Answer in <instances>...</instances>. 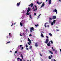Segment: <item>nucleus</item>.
<instances>
[{
	"label": "nucleus",
	"instance_id": "c9c22d12",
	"mask_svg": "<svg viewBox=\"0 0 61 61\" xmlns=\"http://www.w3.org/2000/svg\"><path fill=\"white\" fill-rule=\"evenodd\" d=\"M14 53L15 54H16V53H17V51H16Z\"/></svg>",
	"mask_w": 61,
	"mask_h": 61
},
{
	"label": "nucleus",
	"instance_id": "4468645a",
	"mask_svg": "<svg viewBox=\"0 0 61 61\" xmlns=\"http://www.w3.org/2000/svg\"><path fill=\"white\" fill-rule=\"evenodd\" d=\"M29 49H32V46H30L29 47Z\"/></svg>",
	"mask_w": 61,
	"mask_h": 61
},
{
	"label": "nucleus",
	"instance_id": "7c9ffc66",
	"mask_svg": "<svg viewBox=\"0 0 61 61\" xmlns=\"http://www.w3.org/2000/svg\"><path fill=\"white\" fill-rule=\"evenodd\" d=\"M28 47V46L27 45V44H26V48H27V47Z\"/></svg>",
	"mask_w": 61,
	"mask_h": 61
},
{
	"label": "nucleus",
	"instance_id": "393cba45",
	"mask_svg": "<svg viewBox=\"0 0 61 61\" xmlns=\"http://www.w3.org/2000/svg\"><path fill=\"white\" fill-rule=\"evenodd\" d=\"M49 59H51V58L50 56H49Z\"/></svg>",
	"mask_w": 61,
	"mask_h": 61
},
{
	"label": "nucleus",
	"instance_id": "2f4dec72",
	"mask_svg": "<svg viewBox=\"0 0 61 61\" xmlns=\"http://www.w3.org/2000/svg\"><path fill=\"white\" fill-rule=\"evenodd\" d=\"M29 36H32V34H30L29 35Z\"/></svg>",
	"mask_w": 61,
	"mask_h": 61
},
{
	"label": "nucleus",
	"instance_id": "c03bdc74",
	"mask_svg": "<svg viewBox=\"0 0 61 61\" xmlns=\"http://www.w3.org/2000/svg\"><path fill=\"white\" fill-rule=\"evenodd\" d=\"M23 48H24V47H22L21 49H22V50L23 49Z\"/></svg>",
	"mask_w": 61,
	"mask_h": 61
},
{
	"label": "nucleus",
	"instance_id": "774afa93",
	"mask_svg": "<svg viewBox=\"0 0 61 61\" xmlns=\"http://www.w3.org/2000/svg\"><path fill=\"white\" fill-rule=\"evenodd\" d=\"M23 35H25V33H23Z\"/></svg>",
	"mask_w": 61,
	"mask_h": 61
},
{
	"label": "nucleus",
	"instance_id": "ddd939ff",
	"mask_svg": "<svg viewBox=\"0 0 61 61\" xmlns=\"http://www.w3.org/2000/svg\"><path fill=\"white\" fill-rule=\"evenodd\" d=\"M41 36L42 37H44V35H43V34L41 33Z\"/></svg>",
	"mask_w": 61,
	"mask_h": 61
},
{
	"label": "nucleus",
	"instance_id": "aec40b11",
	"mask_svg": "<svg viewBox=\"0 0 61 61\" xmlns=\"http://www.w3.org/2000/svg\"><path fill=\"white\" fill-rule=\"evenodd\" d=\"M21 56L22 58V59H23V55L22 54H21Z\"/></svg>",
	"mask_w": 61,
	"mask_h": 61
},
{
	"label": "nucleus",
	"instance_id": "bf43d9fd",
	"mask_svg": "<svg viewBox=\"0 0 61 61\" xmlns=\"http://www.w3.org/2000/svg\"><path fill=\"white\" fill-rule=\"evenodd\" d=\"M60 51L61 52V49H60Z\"/></svg>",
	"mask_w": 61,
	"mask_h": 61
},
{
	"label": "nucleus",
	"instance_id": "6e6552de",
	"mask_svg": "<svg viewBox=\"0 0 61 61\" xmlns=\"http://www.w3.org/2000/svg\"><path fill=\"white\" fill-rule=\"evenodd\" d=\"M52 1V0H49V4L50 5V4H51V1Z\"/></svg>",
	"mask_w": 61,
	"mask_h": 61
},
{
	"label": "nucleus",
	"instance_id": "09e8293b",
	"mask_svg": "<svg viewBox=\"0 0 61 61\" xmlns=\"http://www.w3.org/2000/svg\"><path fill=\"white\" fill-rule=\"evenodd\" d=\"M26 50H28V48H26Z\"/></svg>",
	"mask_w": 61,
	"mask_h": 61
},
{
	"label": "nucleus",
	"instance_id": "6ab92c4d",
	"mask_svg": "<svg viewBox=\"0 0 61 61\" xmlns=\"http://www.w3.org/2000/svg\"><path fill=\"white\" fill-rule=\"evenodd\" d=\"M35 25V26H36V27H37V26H38V24H37L36 25Z\"/></svg>",
	"mask_w": 61,
	"mask_h": 61
},
{
	"label": "nucleus",
	"instance_id": "0eeeda50",
	"mask_svg": "<svg viewBox=\"0 0 61 61\" xmlns=\"http://www.w3.org/2000/svg\"><path fill=\"white\" fill-rule=\"evenodd\" d=\"M45 6V3H43L42 4V6L41 7V8H42V7H43V6Z\"/></svg>",
	"mask_w": 61,
	"mask_h": 61
},
{
	"label": "nucleus",
	"instance_id": "39448f33",
	"mask_svg": "<svg viewBox=\"0 0 61 61\" xmlns=\"http://www.w3.org/2000/svg\"><path fill=\"white\" fill-rule=\"evenodd\" d=\"M34 28L33 27H32L31 28L30 30V31L31 33L32 32V31H34Z\"/></svg>",
	"mask_w": 61,
	"mask_h": 61
},
{
	"label": "nucleus",
	"instance_id": "6e6d98bb",
	"mask_svg": "<svg viewBox=\"0 0 61 61\" xmlns=\"http://www.w3.org/2000/svg\"><path fill=\"white\" fill-rule=\"evenodd\" d=\"M32 9H34V6L32 8Z\"/></svg>",
	"mask_w": 61,
	"mask_h": 61
},
{
	"label": "nucleus",
	"instance_id": "ea45409f",
	"mask_svg": "<svg viewBox=\"0 0 61 61\" xmlns=\"http://www.w3.org/2000/svg\"><path fill=\"white\" fill-rule=\"evenodd\" d=\"M20 36H23V35H22L21 34H20Z\"/></svg>",
	"mask_w": 61,
	"mask_h": 61
},
{
	"label": "nucleus",
	"instance_id": "c85d7f7f",
	"mask_svg": "<svg viewBox=\"0 0 61 61\" xmlns=\"http://www.w3.org/2000/svg\"><path fill=\"white\" fill-rule=\"evenodd\" d=\"M40 56H42V55L41 54V53H40Z\"/></svg>",
	"mask_w": 61,
	"mask_h": 61
},
{
	"label": "nucleus",
	"instance_id": "2eb2a0df",
	"mask_svg": "<svg viewBox=\"0 0 61 61\" xmlns=\"http://www.w3.org/2000/svg\"><path fill=\"white\" fill-rule=\"evenodd\" d=\"M56 20H54L53 21V22L54 24H56Z\"/></svg>",
	"mask_w": 61,
	"mask_h": 61
},
{
	"label": "nucleus",
	"instance_id": "680f3d73",
	"mask_svg": "<svg viewBox=\"0 0 61 61\" xmlns=\"http://www.w3.org/2000/svg\"><path fill=\"white\" fill-rule=\"evenodd\" d=\"M47 1H48V0H46V2H47Z\"/></svg>",
	"mask_w": 61,
	"mask_h": 61
},
{
	"label": "nucleus",
	"instance_id": "a18cd8bd",
	"mask_svg": "<svg viewBox=\"0 0 61 61\" xmlns=\"http://www.w3.org/2000/svg\"><path fill=\"white\" fill-rule=\"evenodd\" d=\"M35 7H36V8H37V6H35Z\"/></svg>",
	"mask_w": 61,
	"mask_h": 61
},
{
	"label": "nucleus",
	"instance_id": "9d476101",
	"mask_svg": "<svg viewBox=\"0 0 61 61\" xmlns=\"http://www.w3.org/2000/svg\"><path fill=\"white\" fill-rule=\"evenodd\" d=\"M56 17L55 16H54L53 17L52 19H55L56 18Z\"/></svg>",
	"mask_w": 61,
	"mask_h": 61
},
{
	"label": "nucleus",
	"instance_id": "58836bf2",
	"mask_svg": "<svg viewBox=\"0 0 61 61\" xmlns=\"http://www.w3.org/2000/svg\"><path fill=\"white\" fill-rule=\"evenodd\" d=\"M49 19L50 20H52V19L51 18H50Z\"/></svg>",
	"mask_w": 61,
	"mask_h": 61
},
{
	"label": "nucleus",
	"instance_id": "20e7f679",
	"mask_svg": "<svg viewBox=\"0 0 61 61\" xmlns=\"http://www.w3.org/2000/svg\"><path fill=\"white\" fill-rule=\"evenodd\" d=\"M49 41V40L48 39H46V41L44 42L46 44H48V42Z\"/></svg>",
	"mask_w": 61,
	"mask_h": 61
},
{
	"label": "nucleus",
	"instance_id": "1a4fd4ad",
	"mask_svg": "<svg viewBox=\"0 0 61 61\" xmlns=\"http://www.w3.org/2000/svg\"><path fill=\"white\" fill-rule=\"evenodd\" d=\"M23 22L22 21H21L20 23V25L21 26H23Z\"/></svg>",
	"mask_w": 61,
	"mask_h": 61
},
{
	"label": "nucleus",
	"instance_id": "338daca9",
	"mask_svg": "<svg viewBox=\"0 0 61 61\" xmlns=\"http://www.w3.org/2000/svg\"><path fill=\"white\" fill-rule=\"evenodd\" d=\"M37 4H39V2H37Z\"/></svg>",
	"mask_w": 61,
	"mask_h": 61
},
{
	"label": "nucleus",
	"instance_id": "bb28decb",
	"mask_svg": "<svg viewBox=\"0 0 61 61\" xmlns=\"http://www.w3.org/2000/svg\"><path fill=\"white\" fill-rule=\"evenodd\" d=\"M42 2H41L40 3H39L38 4L40 5V4H42Z\"/></svg>",
	"mask_w": 61,
	"mask_h": 61
},
{
	"label": "nucleus",
	"instance_id": "603ef678",
	"mask_svg": "<svg viewBox=\"0 0 61 61\" xmlns=\"http://www.w3.org/2000/svg\"><path fill=\"white\" fill-rule=\"evenodd\" d=\"M18 59H20V58H18L17 59V60H18Z\"/></svg>",
	"mask_w": 61,
	"mask_h": 61
},
{
	"label": "nucleus",
	"instance_id": "f03ea898",
	"mask_svg": "<svg viewBox=\"0 0 61 61\" xmlns=\"http://www.w3.org/2000/svg\"><path fill=\"white\" fill-rule=\"evenodd\" d=\"M29 7H32L33 6V3H32L31 4L29 5Z\"/></svg>",
	"mask_w": 61,
	"mask_h": 61
},
{
	"label": "nucleus",
	"instance_id": "4c0bfd02",
	"mask_svg": "<svg viewBox=\"0 0 61 61\" xmlns=\"http://www.w3.org/2000/svg\"><path fill=\"white\" fill-rule=\"evenodd\" d=\"M20 47H22V45H20Z\"/></svg>",
	"mask_w": 61,
	"mask_h": 61
},
{
	"label": "nucleus",
	"instance_id": "a878e982",
	"mask_svg": "<svg viewBox=\"0 0 61 61\" xmlns=\"http://www.w3.org/2000/svg\"><path fill=\"white\" fill-rule=\"evenodd\" d=\"M28 10H29V11H31V9L29 8H28Z\"/></svg>",
	"mask_w": 61,
	"mask_h": 61
},
{
	"label": "nucleus",
	"instance_id": "37998d69",
	"mask_svg": "<svg viewBox=\"0 0 61 61\" xmlns=\"http://www.w3.org/2000/svg\"><path fill=\"white\" fill-rule=\"evenodd\" d=\"M9 37V36H7L6 37L7 38H8V37Z\"/></svg>",
	"mask_w": 61,
	"mask_h": 61
},
{
	"label": "nucleus",
	"instance_id": "412c9836",
	"mask_svg": "<svg viewBox=\"0 0 61 61\" xmlns=\"http://www.w3.org/2000/svg\"><path fill=\"white\" fill-rule=\"evenodd\" d=\"M49 34L50 36H52V34L51 33H49Z\"/></svg>",
	"mask_w": 61,
	"mask_h": 61
},
{
	"label": "nucleus",
	"instance_id": "f8f14e48",
	"mask_svg": "<svg viewBox=\"0 0 61 61\" xmlns=\"http://www.w3.org/2000/svg\"><path fill=\"white\" fill-rule=\"evenodd\" d=\"M35 46H36V47H37V46H38V45H37V43H36L35 44Z\"/></svg>",
	"mask_w": 61,
	"mask_h": 61
},
{
	"label": "nucleus",
	"instance_id": "49530a36",
	"mask_svg": "<svg viewBox=\"0 0 61 61\" xmlns=\"http://www.w3.org/2000/svg\"><path fill=\"white\" fill-rule=\"evenodd\" d=\"M27 12H29V11H30L29 10H27Z\"/></svg>",
	"mask_w": 61,
	"mask_h": 61
},
{
	"label": "nucleus",
	"instance_id": "79ce46f5",
	"mask_svg": "<svg viewBox=\"0 0 61 61\" xmlns=\"http://www.w3.org/2000/svg\"><path fill=\"white\" fill-rule=\"evenodd\" d=\"M51 58H52V57H53V56H52V55H51Z\"/></svg>",
	"mask_w": 61,
	"mask_h": 61
},
{
	"label": "nucleus",
	"instance_id": "4be33fe9",
	"mask_svg": "<svg viewBox=\"0 0 61 61\" xmlns=\"http://www.w3.org/2000/svg\"><path fill=\"white\" fill-rule=\"evenodd\" d=\"M51 25H54V23H53V22H51Z\"/></svg>",
	"mask_w": 61,
	"mask_h": 61
},
{
	"label": "nucleus",
	"instance_id": "69168bd1",
	"mask_svg": "<svg viewBox=\"0 0 61 61\" xmlns=\"http://www.w3.org/2000/svg\"><path fill=\"white\" fill-rule=\"evenodd\" d=\"M54 61H56V60H55V59H54Z\"/></svg>",
	"mask_w": 61,
	"mask_h": 61
},
{
	"label": "nucleus",
	"instance_id": "5fc2aeb1",
	"mask_svg": "<svg viewBox=\"0 0 61 61\" xmlns=\"http://www.w3.org/2000/svg\"><path fill=\"white\" fill-rule=\"evenodd\" d=\"M13 23H12V25H11V26H13Z\"/></svg>",
	"mask_w": 61,
	"mask_h": 61
},
{
	"label": "nucleus",
	"instance_id": "a211bd4d",
	"mask_svg": "<svg viewBox=\"0 0 61 61\" xmlns=\"http://www.w3.org/2000/svg\"><path fill=\"white\" fill-rule=\"evenodd\" d=\"M29 14H30V13H28L27 12L26 13V15H29Z\"/></svg>",
	"mask_w": 61,
	"mask_h": 61
},
{
	"label": "nucleus",
	"instance_id": "864d4df0",
	"mask_svg": "<svg viewBox=\"0 0 61 61\" xmlns=\"http://www.w3.org/2000/svg\"><path fill=\"white\" fill-rule=\"evenodd\" d=\"M47 27H49V25H47Z\"/></svg>",
	"mask_w": 61,
	"mask_h": 61
},
{
	"label": "nucleus",
	"instance_id": "cd10ccee",
	"mask_svg": "<svg viewBox=\"0 0 61 61\" xmlns=\"http://www.w3.org/2000/svg\"><path fill=\"white\" fill-rule=\"evenodd\" d=\"M29 17L31 18V19H32V16L31 15H30Z\"/></svg>",
	"mask_w": 61,
	"mask_h": 61
},
{
	"label": "nucleus",
	"instance_id": "f704fd0d",
	"mask_svg": "<svg viewBox=\"0 0 61 61\" xmlns=\"http://www.w3.org/2000/svg\"><path fill=\"white\" fill-rule=\"evenodd\" d=\"M9 35L10 36H11V35H11V33H10Z\"/></svg>",
	"mask_w": 61,
	"mask_h": 61
},
{
	"label": "nucleus",
	"instance_id": "a19ab883",
	"mask_svg": "<svg viewBox=\"0 0 61 61\" xmlns=\"http://www.w3.org/2000/svg\"><path fill=\"white\" fill-rule=\"evenodd\" d=\"M57 51L56 50V51H55V53H57Z\"/></svg>",
	"mask_w": 61,
	"mask_h": 61
},
{
	"label": "nucleus",
	"instance_id": "f3484780",
	"mask_svg": "<svg viewBox=\"0 0 61 61\" xmlns=\"http://www.w3.org/2000/svg\"><path fill=\"white\" fill-rule=\"evenodd\" d=\"M48 23H45V25H44V26L45 27H47V26H46V24H48Z\"/></svg>",
	"mask_w": 61,
	"mask_h": 61
},
{
	"label": "nucleus",
	"instance_id": "473e14b6",
	"mask_svg": "<svg viewBox=\"0 0 61 61\" xmlns=\"http://www.w3.org/2000/svg\"><path fill=\"white\" fill-rule=\"evenodd\" d=\"M46 38H47V39H48V38H48V36H46Z\"/></svg>",
	"mask_w": 61,
	"mask_h": 61
},
{
	"label": "nucleus",
	"instance_id": "3c124183",
	"mask_svg": "<svg viewBox=\"0 0 61 61\" xmlns=\"http://www.w3.org/2000/svg\"><path fill=\"white\" fill-rule=\"evenodd\" d=\"M59 30H57V29L56 30V31H59Z\"/></svg>",
	"mask_w": 61,
	"mask_h": 61
},
{
	"label": "nucleus",
	"instance_id": "052dcab7",
	"mask_svg": "<svg viewBox=\"0 0 61 61\" xmlns=\"http://www.w3.org/2000/svg\"><path fill=\"white\" fill-rule=\"evenodd\" d=\"M10 53H11V52H12V51H10Z\"/></svg>",
	"mask_w": 61,
	"mask_h": 61
},
{
	"label": "nucleus",
	"instance_id": "de8ad7c7",
	"mask_svg": "<svg viewBox=\"0 0 61 61\" xmlns=\"http://www.w3.org/2000/svg\"><path fill=\"white\" fill-rule=\"evenodd\" d=\"M51 20H49V23H51Z\"/></svg>",
	"mask_w": 61,
	"mask_h": 61
},
{
	"label": "nucleus",
	"instance_id": "e2e57ef3",
	"mask_svg": "<svg viewBox=\"0 0 61 61\" xmlns=\"http://www.w3.org/2000/svg\"><path fill=\"white\" fill-rule=\"evenodd\" d=\"M34 11H35V9H34V10H33Z\"/></svg>",
	"mask_w": 61,
	"mask_h": 61
},
{
	"label": "nucleus",
	"instance_id": "7ed1b4c3",
	"mask_svg": "<svg viewBox=\"0 0 61 61\" xmlns=\"http://www.w3.org/2000/svg\"><path fill=\"white\" fill-rule=\"evenodd\" d=\"M53 12H55L56 14H57V10L56 9H55L53 10Z\"/></svg>",
	"mask_w": 61,
	"mask_h": 61
},
{
	"label": "nucleus",
	"instance_id": "13d9d810",
	"mask_svg": "<svg viewBox=\"0 0 61 61\" xmlns=\"http://www.w3.org/2000/svg\"><path fill=\"white\" fill-rule=\"evenodd\" d=\"M59 1V2H61V0H58Z\"/></svg>",
	"mask_w": 61,
	"mask_h": 61
},
{
	"label": "nucleus",
	"instance_id": "e433bc0d",
	"mask_svg": "<svg viewBox=\"0 0 61 61\" xmlns=\"http://www.w3.org/2000/svg\"><path fill=\"white\" fill-rule=\"evenodd\" d=\"M36 15V13H35L34 15Z\"/></svg>",
	"mask_w": 61,
	"mask_h": 61
},
{
	"label": "nucleus",
	"instance_id": "5701e85b",
	"mask_svg": "<svg viewBox=\"0 0 61 61\" xmlns=\"http://www.w3.org/2000/svg\"><path fill=\"white\" fill-rule=\"evenodd\" d=\"M11 43V42L9 41L7 43H6V44H8V43Z\"/></svg>",
	"mask_w": 61,
	"mask_h": 61
},
{
	"label": "nucleus",
	"instance_id": "8fccbe9b",
	"mask_svg": "<svg viewBox=\"0 0 61 61\" xmlns=\"http://www.w3.org/2000/svg\"><path fill=\"white\" fill-rule=\"evenodd\" d=\"M20 61H23V60H22V59H20Z\"/></svg>",
	"mask_w": 61,
	"mask_h": 61
},
{
	"label": "nucleus",
	"instance_id": "0e129e2a",
	"mask_svg": "<svg viewBox=\"0 0 61 61\" xmlns=\"http://www.w3.org/2000/svg\"><path fill=\"white\" fill-rule=\"evenodd\" d=\"M39 16H40V15H39L38 17V18H39Z\"/></svg>",
	"mask_w": 61,
	"mask_h": 61
},
{
	"label": "nucleus",
	"instance_id": "423d86ee",
	"mask_svg": "<svg viewBox=\"0 0 61 61\" xmlns=\"http://www.w3.org/2000/svg\"><path fill=\"white\" fill-rule=\"evenodd\" d=\"M20 2L17 3V6H19L20 5Z\"/></svg>",
	"mask_w": 61,
	"mask_h": 61
},
{
	"label": "nucleus",
	"instance_id": "4d7b16f0",
	"mask_svg": "<svg viewBox=\"0 0 61 61\" xmlns=\"http://www.w3.org/2000/svg\"><path fill=\"white\" fill-rule=\"evenodd\" d=\"M36 10H37V8H36V9H35V11H36Z\"/></svg>",
	"mask_w": 61,
	"mask_h": 61
},
{
	"label": "nucleus",
	"instance_id": "dca6fc26",
	"mask_svg": "<svg viewBox=\"0 0 61 61\" xmlns=\"http://www.w3.org/2000/svg\"><path fill=\"white\" fill-rule=\"evenodd\" d=\"M49 51L50 53H51L52 54H53V53L51 51H49Z\"/></svg>",
	"mask_w": 61,
	"mask_h": 61
},
{
	"label": "nucleus",
	"instance_id": "72a5a7b5",
	"mask_svg": "<svg viewBox=\"0 0 61 61\" xmlns=\"http://www.w3.org/2000/svg\"><path fill=\"white\" fill-rule=\"evenodd\" d=\"M19 53L20 54H22V52H19Z\"/></svg>",
	"mask_w": 61,
	"mask_h": 61
},
{
	"label": "nucleus",
	"instance_id": "f257e3e1",
	"mask_svg": "<svg viewBox=\"0 0 61 61\" xmlns=\"http://www.w3.org/2000/svg\"><path fill=\"white\" fill-rule=\"evenodd\" d=\"M28 38V42H29H29H28V45H30V46L31 44V43H32V42H31V41L30 40V39H29Z\"/></svg>",
	"mask_w": 61,
	"mask_h": 61
},
{
	"label": "nucleus",
	"instance_id": "9b49d317",
	"mask_svg": "<svg viewBox=\"0 0 61 61\" xmlns=\"http://www.w3.org/2000/svg\"><path fill=\"white\" fill-rule=\"evenodd\" d=\"M47 46H50V42L49 41V43L47 44Z\"/></svg>",
	"mask_w": 61,
	"mask_h": 61
},
{
	"label": "nucleus",
	"instance_id": "c756f323",
	"mask_svg": "<svg viewBox=\"0 0 61 61\" xmlns=\"http://www.w3.org/2000/svg\"><path fill=\"white\" fill-rule=\"evenodd\" d=\"M52 50H53V51H55V49H53V47H52Z\"/></svg>",
	"mask_w": 61,
	"mask_h": 61
},
{
	"label": "nucleus",
	"instance_id": "b1692460",
	"mask_svg": "<svg viewBox=\"0 0 61 61\" xmlns=\"http://www.w3.org/2000/svg\"><path fill=\"white\" fill-rule=\"evenodd\" d=\"M50 42L51 44H53V41L52 40H51Z\"/></svg>",
	"mask_w": 61,
	"mask_h": 61
}]
</instances>
